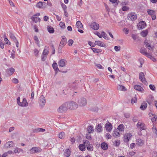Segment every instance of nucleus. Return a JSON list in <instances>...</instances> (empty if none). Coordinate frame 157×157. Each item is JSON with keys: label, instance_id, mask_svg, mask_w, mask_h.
<instances>
[{"label": "nucleus", "instance_id": "1", "mask_svg": "<svg viewBox=\"0 0 157 157\" xmlns=\"http://www.w3.org/2000/svg\"><path fill=\"white\" fill-rule=\"evenodd\" d=\"M77 102L78 106L83 107L86 105L87 101L86 98L83 97H81L78 98Z\"/></svg>", "mask_w": 157, "mask_h": 157}, {"label": "nucleus", "instance_id": "2", "mask_svg": "<svg viewBox=\"0 0 157 157\" xmlns=\"http://www.w3.org/2000/svg\"><path fill=\"white\" fill-rule=\"evenodd\" d=\"M68 109V107L66 102L60 106L57 109V112L59 113H65Z\"/></svg>", "mask_w": 157, "mask_h": 157}, {"label": "nucleus", "instance_id": "3", "mask_svg": "<svg viewBox=\"0 0 157 157\" xmlns=\"http://www.w3.org/2000/svg\"><path fill=\"white\" fill-rule=\"evenodd\" d=\"M66 103L68 107V109H75L78 107L77 104L73 101L66 102Z\"/></svg>", "mask_w": 157, "mask_h": 157}, {"label": "nucleus", "instance_id": "4", "mask_svg": "<svg viewBox=\"0 0 157 157\" xmlns=\"http://www.w3.org/2000/svg\"><path fill=\"white\" fill-rule=\"evenodd\" d=\"M20 97H18L17 99V102L19 105L22 107H25L28 106V103L26 98H23L21 102H20Z\"/></svg>", "mask_w": 157, "mask_h": 157}, {"label": "nucleus", "instance_id": "5", "mask_svg": "<svg viewBox=\"0 0 157 157\" xmlns=\"http://www.w3.org/2000/svg\"><path fill=\"white\" fill-rule=\"evenodd\" d=\"M42 149L39 147H33L29 150V152L31 154H33L41 152Z\"/></svg>", "mask_w": 157, "mask_h": 157}, {"label": "nucleus", "instance_id": "6", "mask_svg": "<svg viewBox=\"0 0 157 157\" xmlns=\"http://www.w3.org/2000/svg\"><path fill=\"white\" fill-rule=\"evenodd\" d=\"M67 39L65 36H62V39L59 46V49H61L66 44Z\"/></svg>", "mask_w": 157, "mask_h": 157}, {"label": "nucleus", "instance_id": "7", "mask_svg": "<svg viewBox=\"0 0 157 157\" xmlns=\"http://www.w3.org/2000/svg\"><path fill=\"white\" fill-rule=\"evenodd\" d=\"M39 103L40 105L43 107L45 104L46 103L45 98L44 96L42 95L39 98Z\"/></svg>", "mask_w": 157, "mask_h": 157}, {"label": "nucleus", "instance_id": "8", "mask_svg": "<svg viewBox=\"0 0 157 157\" xmlns=\"http://www.w3.org/2000/svg\"><path fill=\"white\" fill-rule=\"evenodd\" d=\"M10 38L14 41L16 43V46L17 47H18L19 42L17 40L15 36L11 33H10Z\"/></svg>", "mask_w": 157, "mask_h": 157}, {"label": "nucleus", "instance_id": "9", "mask_svg": "<svg viewBox=\"0 0 157 157\" xmlns=\"http://www.w3.org/2000/svg\"><path fill=\"white\" fill-rule=\"evenodd\" d=\"M137 127L140 130H144L146 128V126L144 124L140 122L139 121L136 125Z\"/></svg>", "mask_w": 157, "mask_h": 157}, {"label": "nucleus", "instance_id": "10", "mask_svg": "<svg viewBox=\"0 0 157 157\" xmlns=\"http://www.w3.org/2000/svg\"><path fill=\"white\" fill-rule=\"evenodd\" d=\"M132 135L130 133H128L125 134L124 135V142H128L130 138L132 136Z\"/></svg>", "mask_w": 157, "mask_h": 157}, {"label": "nucleus", "instance_id": "11", "mask_svg": "<svg viewBox=\"0 0 157 157\" xmlns=\"http://www.w3.org/2000/svg\"><path fill=\"white\" fill-rule=\"evenodd\" d=\"M146 26V24L144 21L140 22L138 25L137 26L139 29H142L144 28Z\"/></svg>", "mask_w": 157, "mask_h": 157}, {"label": "nucleus", "instance_id": "12", "mask_svg": "<svg viewBox=\"0 0 157 157\" xmlns=\"http://www.w3.org/2000/svg\"><path fill=\"white\" fill-rule=\"evenodd\" d=\"M67 61L65 59H61L58 62V64L59 67H64L66 66L67 63Z\"/></svg>", "mask_w": 157, "mask_h": 157}, {"label": "nucleus", "instance_id": "13", "mask_svg": "<svg viewBox=\"0 0 157 157\" xmlns=\"http://www.w3.org/2000/svg\"><path fill=\"white\" fill-rule=\"evenodd\" d=\"M91 27L94 30H98L99 27V25L95 22H93L90 25Z\"/></svg>", "mask_w": 157, "mask_h": 157}, {"label": "nucleus", "instance_id": "14", "mask_svg": "<svg viewBox=\"0 0 157 157\" xmlns=\"http://www.w3.org/2000/svg\"><path fill=\"white\" fill-rule=\"evenodd\" d=\"M128 17L132 20H134L137 18L136 14L135 13H131L128 14Z\"/></svg>", "mask_w": 157, "mask_h": 157}, {"label": "nucleus", "instance_id": "15", "mask_svg": "<svg viewBox=\"0 0 157 157\" xmlns=\"http://www.w3.org/2000/svg\"><path fill=\"white\" fill-rule=\"evenodd\" d=\"M106 130L108 132H110L112 129V126L111 124L109 122L107 123L105 125Z\"/></svg>", "mask_w": 157, "mask_h": 157}, {"label": "nucleus", "instance_id": "16", "mask_svg": "<svg viewBox=\"0 0 157 157\" xmlns=\"http://www.w3.org/2000/svg\"><path fill=\"white\" fill-rule=\"evenodd\" d=\"M144 143V140L140 139H138L136 140V144L139 146L143 145Z\"/></svg>", "mask_w": 157, "mask_h": 157}, {"label": "nucleus", "instance_id": "17", "mask_svg": "<svg viewBox=\"0 0 157 157\" xmlns=\"http://www.w3.org/2000/svg\"><path fill=\"white\" fill-rule=\"evenodd\" d=\"M46 3L44 2H39L36 5V7L39 8H43V5H45Z\"/></svg>", "mask_w": 157, "mask_h": 157}, {"label": "nucleus", "instance_id": "18", "mask_svg": "<svg viewBox=\"0 0 157 157\" xmlns=\"http://www.w3.org/2000/svg\"><path fill=\"white\" fill-rule=\"evenodd\" d=\"M49 47L47 46H46L45 47L43 51L42 54L45 55V56H47L48 53L49 52Z\"/></svg>", "mask_w": 157, "mask_h": 157}, {"label": "nucleus", "instance_id": "19", "mask_svg": "<svg viewBox=\"0 0 157 157\" xmlns=\"http://www.w3.org/2000/svg\"><path fill=\"white\" fill-rule=\"evenodd\" d=\"M95 45H97L102 47H104L105 46L104 44L100 41H96L95 42Z\"/></svg>", "mask_w": 157, "mask_h": 157}, {"label": "nucleus", "instance_id": "20", "mask_svg": "<svg viewBox=\"0 0 157 157\" xmlns=\"http://www.w3.org/2000/svg\"><path fill=\"white\" fill-rule=\"evenodd\" d=\"M134 88L136 90L140 91H143L144 90L143 88L138 85H136L135 86H134Z\"/></svg>", "mask_w": 157, "mask_h": 157}, {"label": "nucleus", "instance_id": "21", "mask_svg": "<svg viewBox=\"0 0 157 157\" xmlns=\"http://www.w3.org/2000/svg\"><path fill=\"white\" fill-rule=\"evenodd\" d=\"M117 90L121 91H125L126 90V89L124 86L120 85H118L117 86Z\"/></svg>", "mask_w": 157, "mask_h": 157}, {"label": "nucleus", "instance_id": "22", "mask_svg": "<svg viewBox=\"0 0 157 157\" xmlns=\"http://www.w3.org/2000/svg\"><path fill=\"white\" fill-rule=\"evenodd\" d=\"M76 25L77 28L80 29L83 28L82 23L80 21H78L76 23Z\"/></svg>", "mask_w": 157, "mask_h": 157}, {"label": "nucleus", "instance_id": "23", "mask_svg": "<svg viewBox=\"0 0 157 157\" xmlns=\"http://www.w3.org/2000/svg\"><path fill=\"white\" fill-rule=\"evenodd\" d=\"M140 51L141 53L146 56H147L148 55V54H149L147 52H146L145 51V48H141V49H140Z\"/></svg>", "mask_w": 157, "mask_h": 157}, {"label": "nucleus", "instance_id": "24", "mask_svg": "<svg viewBox=\"0 0 157 157\" xmlns=\"http://www.w3.org/2000/svg\"><path fill=\"white\" fill-rule=\"evenodd\" d=\"M101 147L104 150H107L108 148V146L107 144L103 143L101 144Z\"/></svg>", "mask_w": 157, "mask_h": 157}, {"label": "nucleus", "instance_id": "25", "mask_svg": "<svg viewBox=\"0 0 157 157\" xmlns=\"http://www.w3.org/2000/svg\"><path fill=\"white\" fill-rule=\"evenodd\" d=\"M31 19L35 22H37L38 21H40V19L39 17H36L33 16L31 18Z\"/></svg>", "mask_w": 157, "mask_h": 157}, {"label": "nucleus", "instance_id": "26", "mask_svg": "<svg viewBox=\"0 0 157 157\" xmlns=\"http://www.w3.org/2000/svg\"><path fill=\"white\" fill-rule=\"evenodd\" d=\"M144 45L145 46L148 48V49L150 50H152V48L150 44H149L147 41H145L144 42Z\"/></svg>", "mask_w": 157, "mask_h": 157}, {"label": "nucleus", "instance_id": "27", "mask_svg": "<svg viewBox=\"0 0 157 157\" xmlns=\"http://www.w3.org/2000/svg\"><path fill=\"white\" fill-rule=\"evenodd\" d=\"M87 149L90 151H92L93 150V147L92 145L91 144H89L86 145Z\"/></svg>", "mask_w": 157, "mask_h": 157}, {"label": "nucleus", "instance_id": "28", "mask_svg": "<svg viewBox=\"0 0 157 157\" xmlns=\"http://www.w3.org/2000/svg\"><path fill=\"white\" fill-rule=\"evenodd\" d=\"M147 104L145 102H144L142 104L141 106L140 107V108L142 110H144L146 109L147 107Z\"/></svg>", "mask_w": 157, "mask_h": 157}, {"label": "nucleus", "instance_id": "29", "mask_svg": "<svg viewBox=\"0 0 157 157\" xmlns=\"http://www.w3.org/2000/svg\"><path fill=\"white\" fill-rule=\"evenodd\" d=\"M117 129L120 131H123L124 130V126L122 124H121L118 127Z\"/></svg>", "mask_w": 157, "mask_h": 157}, {"label": "nucleus", "instance_id": "30", "mask_svg": "<svg viewBox=\"0 0 157 157\" xmlns=\"http://www.w3.org/2000/svg\"><path fill=\"white\" fill-rule=\"evenodd\" d=\"M87 131L89 133H92L94 131V129L93 128V127L92 126H89L88 127Z\"/></svg>", "mask_w": 157, "mask_h": 157}, {"label": "nucleus", "instance_id": "31", "mask_svg": "<svg viewBox=\"0 0 157 157\" xmlns=\"http://www.w3.org/2000/svg\"><path fill=\"white\" fill-rule=\"evenodd\" d=\"M52 67L55 71H60L58 67H57V64L56 63H54L52 64Z\"/></svg>", "mask_w": 157, "mask_h": 157}, {"label": "nucleus", "instance_id": "32", "mask_svg": "<svg viewBox=\"0 0 157 157\" xmlns=\"http://www.w3.org/2000/svg\"><path fill=\"white\" fill-rule=\"evenodd\" d=\"M96 129L98 132H100L102 131V127L101 124H98L97 126Z\"/></svg>", "mask_w": 157, "mask_h": 157}, {"label": "nucleus", "instance_id": "33", "mask_svg": "<svg viewBox=\"0 0 157 157\" xmlns=\"http://www.w3.org/2000/svg\"><path fill=\"white\" fill-rule=\"evenodd\" d=\"M147 33H148L147 30H144L140 34L142 36H143L144 37H145L147 36Z\"/></svg>", "mask_w": 157, "mask_h": 157}, {"label": "nucleus", "instance_id": "34", "mask_svg": "<svg viewBox=\"0 0 157 157\" xmlns=\"http://www.w3.org/2000/svg\"><path fill=\"white\" fill-rule=\"evenodd\" d=\"M47 29L48 30L49 33H53L54 32V30L52 27H51L50 26H48Z\"/></svg>", "mask_w": 157, "mask_h": 157}, {"label": "nucleus", "instance_id": "35", "mask_svg": "<svg viewBox=\"0 0 157 157\" xmlns=\"http://www.w3.org/2000/svg\"><path fill=\"white\" fill-rule=\"evenodd\" d=\"M14 143L12 141H9L6 143V144L7 145V147H13V145Z\"/></svg>", "mask_w": 157, "mask_h": 157}, {"label": "nucleus", "instance_id": "36", "mask_svg": "<svg viewBox=\"0 0 157 157\" xmlns=\"http://www.w3.org/2000/svg\"><path fill=\"white\" fill-rule=\"evenodd\" d=\"M79 148L80 150L82 151H84L85 150V146L84 144H80L79 145Z\"/></svg>", "mask_w": 157, "mask_h": 157}, {"label": "nucleus", "instance_id": "37", "mask_svg": "<svg viewBox=\"0 0 157 157\" xmlns=\"http://www.w3.org/2000/svg\"><path fill=\"white\" fill-rule=\"evenodd\" d=\"M65 133L63 132H61L59 135V138L63 139L65 136Z\"/></svg>", "mask_w": 157, "mask_h": 157}, {"label": "nucleus", "instance_id": "38", "mask_svg": "<svg viewBox=\"0 0 157 157\" xmlns=\"http://www.w3.org/2000/svg\"><path fill=\"white\" fill-rule=\"evenodd\" d=\"M71 154V152L69 149H67L64 152V155L65 156H70Z\"/></svg>", "mask_w": 157, "mask_h": 157}, {"label": "nucleus", "instance_id": "39", "mask_svg": "<svg viewBox=\"0 0 157 157\" xmlns=\"http://www.w3.org/2000/svg\"><path fill=\"white\" fill-rule=\"evenodd\" d=\"M113 136L114 137L119 136V133L117 130H114L113 131Z\"/></svg>", "mask_w": 157, "mask_h": 157}, {"label": "nucleus", "instance_id": "40", "mask_svg": "<svg viewBox=\"0 0 157 157\" xmlns=\"http://www.w3.org/2000/svg\"><path fill=\"white\" fill-rule=\"evenodd\" d=\"M7 71L8 72L10 71L11 73V75H12L14 73L15 71V69L14 68L11 67L8 69L7 70Z\"/></svg>", "mask_w": 157, "mask_h": 157}, {"label": "nucleus", "instance_id": "41", "mask_svg": "<svg viewBox=\"0 0 157 157\" xmlns=\"http://www.w3.org/2000/svg\"><path fill=\"white\" fill-rule=\"evenodd\" d=\"M145 75L143 72H141L139 73V78L140 80H142V79L145 77Z\"/></svg>", "mask_w": 157, "mask_h": 157}, {"label": "nucleus", "instance_id": "42", "mask_svg": "<svg viewBox=\"0 0 157 157\" xmlns=\"http://www.w3.org/2000/svg\"><path fill=\"white\" fill-rule=\"evenodd\" d=\"M147 13L149 15H151V16L155 14V11L151 10H148Z\"/></svg>", "mask_w": 157, "mask_h": 157}, {"label": "nucleus", "instance_id": "43", "mask_svg": "<svg viewBox=\"0 0 157 157\" xmlns=\"http://www.w3.org/2000/svg\"><path fill=\"white\" fill-rule=\"evenodd\" d=\"M34 40L35 41L36 43V44L38 45H39V41L37 36H34Z\"/></svg>", "mask_w": 157, "mask_h": 157}, {"label": "nucleus", "instance_id": "44", "mask_svg": "<svg viewBox=\"0 0 157 157\" xmlns=\"http://www.w3.org/2000/svg\"><path fill=\"white\" fill-rule=\"evenodd\" d=\"M149 58H150L153 61L155 62L156 61V59L155 58L152 56L150 54H149L147 56Z\"/></svg>", "mask_w": 157, "mask_h": 157}, {"label": "nucleus", "instance_id": "45", "mask_svg": "<svg viewBox=\"0 0 157 157\" xmlns=\"http://www.w3.org/2000/svg\"><path fill=\"white\" fill-rule=\"evenodd\" d=\"M140 80L144 84H145V85H147V81H146V78H145V77L143 78L142 79V80Z\"/></svg>", "mask_w": 157, "mask_h": 157}, {"label": "nucleus", "instance_id": "46", "mask_svg": "<svg viewBox=\"0 0 157 157\" xmlns=\"http://www.w3.org/2000/svg\"><path fill=\"white\" fill-rule=\"evenodd\" d=\"M91 49L94 52L98 53L100 52V50L98 49L94 48H91Z\"/></svg>", "mask_w": 157, "mask_h": 157}, {"label": "nucleus", "instance_id": "47", "mask_svg": "<svg viewBox=\"0 0 157 157\" xmlns=\"http://www.w3.org/2000/svg\"><path fill=\"white\" fill-rule=\"evenodd\" d=\"M60 26L63 29H64L65 28V24L63 22H60L59 23Z\"/></svg>", "mask_w": 157, "mask_h": 157}, {"label": "nucleus", "instance_id": "48", "mask_svg": "<svg viewBox=\"0 0 157 157\" xmlns=\"http://www.w3.org/2000/svg\"><path fill=\"white\" fill-rule=\"evenodd\" d=\"M74 41L72 40H69L68 41V44L69 46H71L73 43Z\"/></svg>", "mask_w": 157, "mask_h": 157}, {"label": "nucleus", "instance_id": "49", "mask_svg": "<svg viewBox=\"0 0 157 157\" xmlns=\"http://www.w3.org/2000/svg\"><path fill=\"white\" fill-rule=\"evenodd\" d=\"M129 9V8L127 6H123L122 8V10L123 11H125L128 10Z\"/></svg>", "mask_w": 157, "mask_h": 157}, {"label": "nucleus", "instance_id": "50", "mask_svg": "<svg viewBox=\"0 0 157 157\" xmlns=\"http://www.w3.org/2000/svg\"><path fill=\"white\" fill-rule=\"evenodd\" d=\"M137 101V99L136 97H134L132 98L131 101V102L132 104L135 103Z\"/></svg>", "mask_w": 157, "mask_h": 157}, {"label": "nucleus", "instance_id": "51", "mask_svg": "<svg viewBox=\"0 0 157 157\" xmlns=\"http://www.w3.org/2000/svg\"><path fill=\"white\" fill-rule=\"evenodd\" d=\"M0 47L2 49L4 48V44L2 43V40L1 39H0Z\"/></svg>", "mask_w": 157, "mask_h": 157}, {"label": "nucleus", "instance_id": "52", "mask_svg": "<svg viewBox=\"0 0 157 157\" xmlns=\"http://www.w3.org/2000/svg\"><path fill=\"white\" fill-rule=\"evenodd\" d=\"M114 49L117 52V51H120V49H121V47L120 46H115L114 47Z\"/></svg>", "mask_w": 157, "mask_h": 157}, {"label": "nucleus", "instance_id": "53", "mask_svg": "<svg viewBox=\"0 0 157 157\" xmlns=\"http://www.w3.org/2000/svg\"><path fill=\"white\" fill-rule=\"evenodd\" d=\"M120 144V141L119 140H117L115 141L114 144L115 146H118Z\"/></svg>", "mask_w": 157, "mask_h": 157}, {"label": "nucleus", "instance_id": "54", "mask_svg": "<svg viewBox=\"0 0 157 157\" xmlns=\"http://www.w3.org/2000/svg\"><path fill=\"white\" fill-rule=\"evenodd\" d=\"M149 87L152 90L154 91L155 90V87L154 85L151 84L149 85Z\"/></svg>", "mask_w": 157, "mask_h": 157}, {"label": "nucleus", "instance_id": "55", "mask_svg": "<svg viewBox=\"0 0 157 157\" xmlns=\"http://www.w3.org/2000/svg\"><path fill=\"white\" fill-rule=\"evenodd\" d=\"M47 56H45V55L42 54L41 56V60L42 61H44L46 58H47Z\"/></svg>", "mask_w": 157, "mask_h": 157}, {"label": "nucleus", "instance_id": "56", "mask_svg": "<svg viewBox=\"0 0 157 157\" xmlns=\"http://www.w3.org/2000/svg\"><path fill=\"white\" fill-rule=\"evenodd\" d=\"M4 40L6 42V44H8V42L9 41V40L7 38L5 34H4Z\"/></svg>", "mask_w": 157, "mask_h": 157}, {"label": "nucleus", "instance_id": "57", "mask_svg": "<svg viewBox=\"0 0 157 157\" xmlns=\"http://www.w3.org/2000/svg\"><path fill=\"white\" fill-rule=\"evenodd\" d=\"M37 132H44L45 130V129L42 128H38L37 129Z\"/></svg>", "mask_w": 157, "mask_h": 157}, {"label": "nucleus", "instance_id": "58", "mask_svg": "<svg viewBox=\"0 0 157 157\" xmlns=\"http://www.w3.org/2000/svg\"><path fill=\"white\" fill-rule=\"evenodd\" d=\"M123 31L125 33V34H128V33L129 30L127 28H124L123 29Z\"/></svg>", "mask_w": 157, "mask_h": 157}, {"label": "nucleus", "instance_id": "59", "mask_svg": "<svg viewBox=\"0 0 157 157\" xmlns=\"http://www.w3.org/2000/svg\"><path fill=\"white\" fill-rule=\"evenodd\" d=\"M61 6L63 8V10H67V6L65 5L63 3H62L61 4Z\"/></svg>", "mask_w": 157, "mask_h": 157}, {"label": "nucleus", "instance_id": "60", "mask_svg": "<svg viewBox=\"0 0 157 157\" xmlns=\"http://www.w3.org/2000/svg\"><path fill=\"white\" fill-rule=\"evenodd\" d=\"M135 146L136 144L134 143H132L130 144V147L131 148L133 149L135 147Z\"/></svg>", "mask_w": 157, "mask_h": 157}, {"label": "nucleus", "instance_id": "61", "mask_svg": "<svg viewBox=\"0 0 157 157\" xmlns=\"http://www.w3.org/2000/svg\"><path fill=\"white\" fill-rule=\"evenodd\" d=\"M34 52L35 56H37L38 55V53H39V51L38 50L36 49H35L34 50Z\"/></svg>", "mask_w": 157, "mask_h": 157}, {"label": "nucleus", "instance_id": "62", "mask_svg": "<svg viewBox=\"0 0 157 157\" xmlns=\"http://www.w3.org/2000/svg\"><path fill=\"white\" fill-rule=\"evenodd\" d=\"M51 47L52 48V54H54L55 53V50L54 48V46L52 44L51 45Z\"/></svg>", "mask_w": 157, "mask_h": 157}, {"label": "nucleus", "instance_id": "63", "mask_svg": "<svg viewBox=\"0 0 157 157\" xmlns=\"http://www.w3.org/2000/svg\"><path fill=\"white\" fill-rule=\"evenodd\" d=\"M12 81L15 83H18V79L16 78H14L13 79Z\"/></svg>", "mask_w": 157, "mask_h": 157}, {"label": "nucleus", "instance_id": "64", "mask_svg": "<svg viewBox=\"0 0 157 157\" xmlns=\"http://www.w3.org/2000/svg\"><path fill=\"white\" fill-rule=\"evenodd\" d=\"M96 66L99 69H102L104 68V67H102V66L99 64H97L96 65Z\"/></svg>", "mask_w": 157, "mask_h": 157}]
</instances>
